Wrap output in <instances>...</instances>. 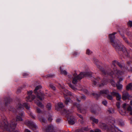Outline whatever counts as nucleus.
I'll list each match as a JSON object with an SVG mask.
<instances>
[{"label": "nucleus", "mask_w": 132, "mask_h": 132, "mask_svg": "<svg viewBox=\"0 0 132 132\" xmlns=\"http://www.w3.org/2000/svg\"><path fill=\"white\" fill-rule=\"evenodd\" d=\"M23 106H24L26 109L28 110H29L30 108V105L26 103H25L23 104Z\"/></svg>", "instance_id": "bb28decb"}, {"label": "nucleus", "mask_w": 132, "mask_h": 132, "mask_svg": "<svg viewBox=\"0 0 132 132\" xmlns=\"http://www.w3.org/2000/svg\"><path fill=\"white\" fill-rule=\"evenodd\" d=\"M54 75L51 74H48L46 76V77L47 78L48 77H53Z\"/></svg>", "instance_id": "37998d69"}, {"label": "nucleus", "mask_w": 132, "mask_h": 132, "mask_svg": "<svg viewBox=\"0 0 132 132\" xmlns=\"http://www.w3.org/2000/svg\"><path fill=\"white\" fill-rule=\"evenodd\" d=\"M109 130L111 131V132H117L118 131H120L117 127H111L109 129Z\"/></svg>", "instance_id": "a211bd4d"}, {"label": "nucleus", "mask_w": 132, "mask_h": 132, "mask_svg": "<svg viewBox=\"0 0 132 132\" xmlns=\"http://www.w3.org/2000/svg\"><path fill=\"white\" fill-rule=\"evenodd\" d=\"M50 87L53 90H55L56 88L54 85L52 84H50Z\"/></svg>", "instance_id": "72a5a7b5"}, {"label": "nucleus", "mask_w": 132, "mask_h": 132, "mask_svg": "<svg viewBox=\"0 0 132 132\" xmlns=\"http://www.w3.org/2000/svg\"><path fill=\"white\" fill-rule=\"evenodd\" d=\"M126 105L127 104L126 103H124L122 106V107L125 109H126Z\"/></svg>", "instance_id": "49530a36"}, {"label": "nucleus", "mask_w": 132, "mask_h": 132, "mask_svg": "<svg viewBox=\"0 0 132 132\" xmlns=\"http://www.w3.org/2000/svg\"><path fill=\"white\" fill-rule=\"evenodd\" d=\"M122 37L123 38V39L124 40L125 42L128 44H129V43L128 42V40L127 39V38L125 37L124 35H122Z\"/></svg>", "instance_id": "473e14b6"}, {"label": "nucleus", "mask_w": 132, "mask_h": 132, "mask_svg": "<svg viewBox=\"0 0 132 132\" xmlns=\"http://www.w3.org/2000/svg\"><path fill=\"white\" fill-rule=\"evenodd\" d=\"M116 33V32H114L109 35V37L111 44L117 51H121L123 52L126 53V50L125 47L123 45H119L118 44L119 43V40L117 39L114 40L115 38L114 35Z\"/></svg>", "instance_id": "f257e3e1"}, {"label": "nucleus", "mask_w": 132, "mask_h": 132, "mask_svg": "<svg viewBox=\"0 0 132 132\" xmlns=\"http://www.w3.org/2000/svg\"><path fill=\"white\" fill-rule=\"evenodd\" d=\"M73 54L74 56H76L79 54V53L76 52H74L73 53Z\"/></svg>", "instance_id": "a18cd8bd"}, {"label": "nucleus", "mask_w": 132, "mask_h": 132, "mask_svg": "<svg viewBox=\"0 0 132 132\" xmlns=\"http://www.w3.org/2000/svg\"><path fill=\"white\" fill-rule=\"evenodd\" d=\"M112 122V124H113L115 122V120H112V122Z\"/></svg>", "instance_id": "13d9d810"}, {"label": "nucleus", "mask_w": 132, "mask_h": 132, "mask_svg": "<svg viewBox=\"0 0 132 132\" xmlns=\"http://www.w3.org/2000/svg\"><path fill=\"white\" fill-rule=\"evenodd\" d=\"M108 111L110 113H113L114 112L113 109L112 108H109L108 110Z\"/></svg>", "instance_id": "cd10ccee"}, {"label": "nucleus", "mask_w": 132, "mask_h": 132, "mask_svg": "<svg viewBox=\"0 0 132 132\" xmlns=\"http://www.w3.org/2000/svg\"><path fill=\"white\" fill-rule=\"evenodd\" d=\"M30 115L31 118L34 119H35V115L31 112H30Z\"/></svg>", "instance_id": "58836bf2"}, {"label": "nucleus", "mask_w": 132, "mask_h": 132, "mask_svg": "<svg viewBox=\"0 0 132 132\" xmlns=\"http://www.w3.org/2000/svg\"><path fill=\"white\" fill-rule=\"evenodd\" d=\"M117 88L119 90H121L122 87V85L120 84H117L116 85Z\"/></svg>", "instance_id": "7c9ffc66"}, {"label": "nucleus", "mask_w": 132, "mask_h": 132, "mask_svg": "<svg viewBox=\"0 0 132 132\" xmlns=\"http://www.w3.org/2000/svg\"><path fill=\"white\" fill-rule=\"evenodd\" d=\"M129 97V95L128 93L124 91L123 93L122 98L125 100Z\"/></svg>", "instance_id": "2eb2a0df"}, {"label": "nucleus", "mask_w": 132, "mask_h": 132, "mask_svg": "<svg viewBox=\"0 0 132 132\" xmlns=\"http://www.w3.org/2000/svg\"><path fill=\"white\" fill-rule=\"evenodd\" d=\"M60 69L61 71V73L62 74H64V75H67V71L65 70H63L62 69L61 67H60Z\"/></svg>", "instance_id": "a878e982"}, {"label": "nucleus", "mask_w": 132, "mask_h": 132, "mask_svg": "<svg viewBox=\"0 0 132 132\" xmlns=\"http://www.w3.org/2000/svg\"><path fill=\"white\" fill-rule=\"evenodd\" d=\"M24 131L25 132H30V131L27 129H26Z\"/></svg>", "instance_id": "864d4df0"}, {"label": "nucleus", "mask_w": 132, "mask_h": 132, "mask_svg": "<svg viewBox=\"0 0 132 132\" xmlns=\"http://www.w3.org/2000/svg\"><path fill=\"white\" fill-rule=\"evenodd\" d=\"M83 91L85 93H86L87 94L88 93V91L86 89H84L83 90Z\"/></svg>", "instance_id": "8fccbe9b"}, {"label": "nucleus", "mask_w": 132, "mask_h": 132, "mask_svg": "<svg viewBox=\"0 0 132 132\" xmlns=\"http://www.w3.org/2000/svg\"><path fill=\"white\" fill-rule=\"evenodd\" d=\"M61 120L60 119H57L56 120V121L57 122H59Z\"/></svg>", "instance_id": "5fc2aeb1"}, {"label": "nucleus", "mask_w": 132, "mask_h": 132, "mask_svg": "<svg viewBox=\"0 0 132 132\" xmlns=\"http://www.w3.org/2000/svg\"><path fill=\"white\" fill-rule=\"evenodd\" d=\"M53 127L52 126H48L45 130L46 132H52L53 130Z\"/></svg>", "instance_id": "dca6fc26"}, {"label": "nucleus", "mask_w": 132, "mask_h": 132, "mask_svg": "<svg viewBox=\"0 0 132 132\" xmlns=\"http://www.w3.org/2000/svg\"><path fill=\"white\" fill-rule=\"evenodd\" d=\"M78 116H79V117L81 118V119H83V117H82V116L80 115H79V114H78Z\"/></svg>", "instance_id": "6e6d98bb"}, {"label": "nucleus", "mask_w": 132, "mask_h": 132, "mask_svg": "<svg viewBox=\"0 0 132 132\" xmlns=\"http://www.w3.org/2000/svg\"><path fill=\"white\" fill-rule=\"evenodd\" d=\"M16 125L15 120H12L10 123L8 124L6 119H4L0 121V128L3 129L11 131L16 128Z\"/></svg>", "instance_id": "f03ea898"}, {"label": "nucleus", "mask_w": 132, "mask_h": 132, "mask_svg": "<svg viewBox=\"0 0 132 132\" xmlns=\"http://www.w3.org/2000/svg\"><path fill=\"white\" fill-rule=\"evenodd\" d=\"M57 108V107H56V109L57 110H58V108Z\"/></svg>", "instance_id": "338daca9"}, {"label": "nucleus", "mask_w": 132, "mask_h": 132, "mask_svg": "<svg viewBox=\"0 0 132 132\" xmlns=\"http://www.w3.org/2000/svg\"><path fill=\"white\" fill-rule=\"evenodd\" d=\"M94 63L97 65V67L100 69V70H101L104 73V74L105 75L109 74L108 73L105 71L103 68L100 67V66L98 65L99 64V62L97 59H94Z\"/></svg>", "instance_id": "f8f14e48"}, {"label": "nucleus", "mask_w": 132, "mask_h": 132, "mask_svg": "<svg viewBox=\"0 0 132 132\" xmlns=\"http://www.w3.org/2000/svg\"><path fill=\"white\" fill-rule=\"evenodd\" d=\"M91 112L96 114H97L101 112V110L100 108L95 109L94 108H92L90 109Z\"/></svg>", "instance_id": "4468645a"}, {"label": "nucleus", "mask_w": 132, "mask_h": 132, "mask_svg": "<svg viewBox=\"0 0 132 132\" xmlns=\"http://www.w3.org/2000/svg\"><path fill=\"white\" fill-rule=\"evenodd\" d=\"M22 75L23 77H26L28 76L29 75V74L28 73H22Z\"/></svg>", "instance_id": "c9c22d12"}, {"label": "nucleus", "mask_w": 132, "mask_h": 132, "mask_svg": "<svg viewBox=\"0 0 132 132\" xmlns=\"http://www.w3.org/2000/svg\"><path fill=\"white\" fill-rule=\"evenodd\" d=\"M92 80L93 82V84L95 85H96L97 83L101 81L102 82L101 84H100L99 85V86L100 87H101L106 84L107 83L106 81H102L101 79L98 77H97L96 79L93 78Z\"/></svg>", "instance_id": "0eeeda50"}, {"label": "nucleus", "mask_w": 132, "mask_h": 132, "mask_svg": "<svg viewBox=\"0 0 132 132\" xmlns=\"http://www.w3.org/2000/svg\"><path fill=\"white\" fill-rule=\"evenodd\" d=\"M132 88V83H129L128 85L126 86V89L128 90H129L130 89H131Z\"/></svg>", "instance_id": "b1692460"}, {"label": "nucleus", "mask_w": 132, "mask_h": 132, "mask_svg": "<svg viewBox=\"0 0 132 132\" xmlns=\"http://www.w3.org/2000/svg\"><path fill=\"white\" fill-rule=\"evenodd\" d=\"M130 34H131V32H129V33H127V35H128L129 36V35H130Z\"/></svg>", "instance_id": "bf43d9fd"}, {"label": "nucleus", "mask_w": 132, "mask_h": 132, "mask_svg": "<svg viewBox=\"0 0 132 132\" xmlns=\"http://www.w3.org/2000/svg\"><path fill=\"white\" fill-rule=\"evenodd\" d=\"M90 132H94L93 130H91L90 131Z\"/></svg>", "instance_id": "0e129e2a"}, {"label": "nucleus", "mask_w": 132, "mask_h": 132, "mask_svg": "<svg viewBox=\"0 0 132 132\" xmlns=\"http://www.w3.org/2000/svg\"><path fill=\"white\" fill-rule=\"evenodd\" d=\"M68 120L69 123L71 125H73L75 123V121L73 119H72V117H68Z\"/></svg>", "instance_id": "f3484780"}, {"label": "nucleus", "mask_w": 132, "mask_h": 132, "mask_svg": "<svg viewBox=\"0 0 132 132\" xmlns=\"http://www.w3.org/2000/svg\"><path fill=\"white\" fill-rule=\"evenodd\" d=\"M130 104L132 105V100L130 101Z\"/></svg>", "instance_id": "69168bd1"}, {"label": "nucleus", "mask_w": 132, "mask_h": 132, "mask_svg": "<svg viewBox=\"0 0 132 132\" xmlns=\"http://www.w3.org/2000/svg\"><path fill=\"white\" fill-rule=\"evenodd\" d=\"M74 105L76 106L78 110L80 111L81 110V105L80 104H77V103H75L74 104Z\"/></svg>", "instance_id": "c85d7f7f"}, {"label": "nucleus", "mask_w": 132, "mask_h": 132, "mask_svg": "<svg viewBox=\"0 0 132 132\" xmlns=\"http://www.w3.org/2000/svg\"><path fill=\"white\" fill-rule=\"evenodd\" d=\"M119 125L121 126H122L124 125V123L123 122L120 123H119Z\"/></svg>", "instance_id": "4d7b16f0"}, {"label": "nucleus", "mask_w": 132, "mask_h": 132, "mask_svg": "<svg viewBox=\"0 0 132 132\" xmlns=\"http://www.w3.org/2000/svg\"><path fill=\"white\" fill-rule=\"evenodd\" d=\"M35 102L37 105L40 108H43L44 107V105L42 104V103H41L38 101H36V100H35Z\"/></svg>", "instance_id": "6ab92c4d"}, {"label": "nucleus", "mask_w": 132, "mask_h": 132, "mask_svg": "<svg viewBox=\"0 0 132 132\" xmlns=\"http://www.w3.org/2000/svg\"><path fill=\"white\" fill-rule=\"evenodd\" d=\"M117 61H113L112 63V65L114 67V68H113V70L114 71V72H112V73H111L110 75H112V74H114L116 75V74L119 75H122L124 74L123 72L121 71L120 70H118L116 67V65H117Z\"/></svg>", "instance_id": "423d86ee"}, {"label": "nucleus", "mask_w": 132, "mask_h": 132, "mask_svg": "<svg viewBox=\"0 0 132 132\" xmlns=\"http://www.w3.org/2000/svg\"><path fill=\"white\" fill-rule=\"evenodd\" d=\"M57 104L59 108H62L64 107V106L63 105L62 103L61 102L58 103Z\"/></svg>", "instance_id": "2f4dec72"}, {"label": "nucleus", "mask_w": 132, "mask_h": 132, "mask_svg": "<svg viewBox=\"0 0 132 132\" xmlns=\"http://www.w3.org/2000/svg\"><path fill=\"white\" fill-rule=\"evenodd\" d=\"M48 120L50 122L52 120V117H49L48 118Z\"/></svg>", "instance_id": "603ef678"}, {"label": "nucleus", "mask_w": 132, "mask_h": 132, "mask_svg": "<svg viewBox=\"0 0 132 132\" xmlns=\"http://www.w3.org/2000/svg\"><path fill=\"white\" fill-rule=\"evenodd\" d=\"M127 111L130 112L129 114L131 115H132V108L130 106H129L127 108Z\"/></svg>", "instance_id": "393cba45"}, {"label": "nucleus", "mask_w": 132, "mask_h": 132, "mask_svg": "<svg viewBox=\"0 0 132 132\" xmlns=\"http://www.w3.org/2000/svg\"><path fill=\"white\" fill-rule=\"evenodd\" d=\"M37 111L38 113H42V111L41 110L38 108H37Z\"/></svg>", "instance_id": "c03bdc74"}, {"label": "nucleus", "mask_w": 132, "mask_h": 132, "mask_svg": "<svg viewBox=\"0 0 132 132\" xmlns=\"http://www.w3.org/2000/svg\"><path fill=\"white\" fill-rule=\"evenodd\" d=\"M63 94L64 96H66L67 95H72L74 97H75V99H76V100L77 101H78V102H80V100H79L78 98L77 97H76L74 95H72L71 93L67 90H64L63 92Z\"/></svg>", "instance_id": "9b49d317"}, {"label": "nucleus", "mask_w": 132, "mask_h": 132, "mask_svg": "<svg viewBox=\"0 0 132 132\" xmlns=\"http://www.w3.org/2000/svg\"><path fill=\"white\" fill-rule=\"evenodd\" d=\"M46 107L48 110H50L51 108V105L50 103H48L46 105Z\"/></svg>", "instance_id": "c756f323"}, {"label": "nucleus", "mask_w": 132, "mask_h": 132, "mask_svg": "<svg viewBox=\"0 0 132 132\" xmlns=\"http://www.w3.org/2000/svg\"><path fill=\"white\" fill-rule=\"evenodd\" d=\"M17 109L16 110L14 111V109H13L12 111H13L14 112H16L18 113L19 115L16 116V121H22L23 120L22 118V117H23L24 116V113L23 112L21 111L20 109H22L23 108V105L20 103H19L18 105L17 106ZM12 111V110H10Z\"/></svg>", "instance_id": "7ed1b4c3"}, {"label": "nucleus", "mask_w": 132, "mask_h": 132, "mask_svg": "<svg viewBox=\"0 0 132 132\" xmlns=\"http://www.w3.org/2000/svg\"><path fill=\"white\" fill-rule=\"evenodd\" d=\"M89 76V73L88 72H81L78 76L77 74L75 73L73 74L72 83L73 84H76L78 80H80L84 77Z\"/></svg>", "instance_id": "20e7f679"}, {"label": "nucleus", "mask_w": 132, "mask_h": 132, "mask_svg": "<svg viewBox=\"0 0 132 132\" xmlns=\"http://www.w3.org/2000/svg\"><path fill=\"white\" fill-rule=\"evenodd\" d=\"M69 110H64V112L65 113H67L68 114L69 113Z\"/></svg>", "instance_id": "3c124183"}, {"label": "nucleus", "mask_w": 132, "mask_h": 132, "mask_svg": "<svg viewBox=\"0 0 132 132\" xmlns=\"http://www.w3.org/2000/svg\"><path fill=\"white\" fill-rule=\"evenodd\" d=\"M65 98L66 99L65 103L67 105L70 103L72 101L71 100L70 98H67V96H65Z\"/></svg>", "instance_id": "aec40b11"}, {"label": "nucleus", "mask_w": 132, "mask_h": 132, "mask_svg": "<svg viewBox=\"0 0 132 132\" xmlns=\"http://www.w3.org/2000/svg\"><path fill=\"white\" fill-rule=\"evenodd\" d=\"M117 65H118L121 68L122 67V66L121 64L120 63L118 62L117 61Z\"/></svg>", "instance_id": "de8ad7c7"}, {"label": "nucleus", "mask_w": 132, "mask_h": 132, "mask_svg": "<svg viewBox=\"0 0 132 132\" xmlns=\"http://www.w3.org/2000/svg\"><path fill=\"white\" fill-rule=\"evenodd\" d=\"M123 80V79L122 78H120V79H119V81H122Z\"/></svg>", "instance_id": "680f3d73"}, {"label": "nucleus", "mask_w": 132, "mask_h": 132, "mask_svg": "<svg viewBox=\"0 0 132 132\" xmlns=\"http://www.w3.org/2000/svg\"><path fill=\"white\" fill-rule=\"evenodd\" d=\"M127 25L129 26L130 27H132V21H129L127 23Z\"/></svg>", "instance_id": "e433bc0d"}, {"label": "nucleus", "mask_w": 132, "mask_h": 132, "mask_svg": "<svg viewBox=\"0 0 132 132\" xmlns=\"http://www.w3.org/2000/svg\"><path fill=\"white\" fill-rule=\"evenodd\" d=\"M69 86L72 89H73V90H75L76 89V88L73 86H72V84H69Z\"/></svg>", "instance_id": "a19ab883"}, {"label": "nucleus", "mask_w": 132, "mask_h": 132, "mask_svg": "<svg viewBox=\"0 0 132 132\" xmlns=\"http://www.w3.org/2000/svg\"><path fill=\"white\" fill-rule=\"evenodd\" d=\"M15 132H19V131H15Z\"/></svg>", "instance_id": "774afa93"}, {"label": "nucleus", "mask_w": 132, "mask_h": 132, "mask_svg": "<svg viewBox=\"0 0 132 132\" xmlns=\"http://www.w3.org/2000/svg\"><path fill=\"white\" fill-rule=\"evenodd\" d=\"M102 103L104 105L106 106L107 104V102L106 100L103 101L102 102Z\"/></svg>", "instance_id": "4c0bfd02"}, {"label": "nucleus", "mask_w": 132, "mask_h": 132, "mask_svg": "<svg viewBox=\"0 0 132 132\" xmlns=\"http://www.w3.org/2000/svg\"><path fill=\"white\" fill-rule=\"evenodd\" d=\"M95 132H101V130L98 129H96L95 130Z\"/></svg>", "instance_id": "09e8293b"}, {"label": "nucleus", "mask_w": 132, "mask_h": 132, "mask_svg": "<svg viewBox=\"0 0 132 132\" xmlns=\"http://www.w3.org/2000/svg\"><path fill=\"white\" fill-rule=\"evenodd\" d=\"M111 94L113 96H115L117 100H120L121 98V95L118 93L113 92L111 93Z\"/></svg>", "instance_id": "ddd939ff"}, {"label": "nucleus", "mask_w": 132, "mask_h": 132, "mask_svg": "<svg viewBox=\"0 0 132 132\" xmlns=\"http://www.w3.org/2000/svg\"><path fill=\"white\" fill-rule=\"evenodd\" d=\"M42 87V86L40 85L37 86L34 91V93L37 95V97L40 100H42L44 99V94L43 92H40L36 93V91L41 88Z\"/></svg>", "instance_id": "39448f33"}, {"label": "nucleus", "mask_w": 132, "mask_h": 132, "mask_svg": "<svg viewBox=\"0 0 132 132\" xmlns=\"http://www.w3.org/2000/svg\"><path fill=\"white\" fill-rule=\"evenodd\" d=\"M82 98L83 99H85V96H83L82 97Z\"/></svg>", "instance_id": "052dcab7"}, {"label": "nucleus", "mask_w": 132, "mask_h": 132, "mask_svg": "<svg viewBox=\"0 0 132 132\" xmlns=\"http://www.w3.org/2000/svg\"><path fill=\"white\" fill-rule=\"evenodd\" d=\"M86 53L88 55H90L92 53V52L90 51L89 49H87L86 50Z\"/></svg>", "instance_id": "f704fd0d"}, {"label": "nucleus", "mask_w": 132, "mask_h": 132, "mask_svg": "<svg viewBox=\"0 0 132 132\" xmlns=\"http://www.w3.org/2000/svg\"><path fill=\"white\" fill-rule=\"evenodd\" d=\"M25 123L27 125L31 127L33 130L36 129L37 128L35 123L32 121L28 120L26 121Z\"/></svg>", "instance_id": "9d476101"}, {"label": "nucleus", "mask_w": 132, "mask_h": 132, "mask_svg": "<svg viewBox=\"0 0 132 132\" xmlns=\"http://www.w3.org/2000/svg\"><path fill=\"white\" fill-rule=\"evenodd\" d=\"M109 93V91L107 89L103 90L100 91L99 95L94 93H93L92 95L95 96L96 98L97 99L100 96V95H104V94H107Z\"/></svg>", "instance_id": "1a4fd4ad"}, {"label": "nucleus", "mask_w": 132, "mask_h": 132, "mask_svg": "<svg viewBox=\"0 0 132 132\" xmlns=\"http://www.w3.org/2000/svg\"><path fill=\"white\" fill-rule=\"evenodd\" d=\"M100 126L103 129H106V126L105 123H101L100 124Z\"/></svg>", "instance_id": "5701e85b"}, {"label": "nucleus", "mask_w": 132, "mask_h": 132, "mask_svg": "<svg viewBox=\"0 0 132 132\" xmlns=\"http://www.w3.org/2000/svg\"><path fill=\"white\" fill-rule=\"evenodd\" d=\"M90 118V120L96 123H97L98 122V119H96L93 117H91Z\"/></svg>", "instance_id": "4be33fe9"}, {"label": "nucleus", "mask_w": 132, "mask_h": 132, "mask_svg": "<svg viewBox=\"0 0 132 132\" xmlns=\"http://www.w3.org/2000/svg\"><path fill=\"white\" fill-rule=\"evenodd\" d=\"M32 92L31 90L28 92V96L26 98V100L27 102H31L35 98V97L34 95L32 94Z\"/></svg>", "instance_id": "6e6552de"}, {"label": "nucleus", "mask_w": 132, "mask_h": 132, "mask_svg": "<svg viewBox=\"0 0 132 132\" xmlns=\"http://www.w3.org/2000/svg\"><path fill=\"white\" fill-rule=\"evenodd\" d=\"M116 106H117V108L118 109H119L120 108V104L119 102H118L116 104Z\"/></svg>", "instance_id": "79ce46f5"}, {"label": "nucleus", "mask_w": 132, "mask_h": 132, "mask_svg": "<svg viewBox=\"0 0 132 132\" xmlns=\"http://www.w3.org/2000/svg\"><path fill=\"white\" fill-rule=\"evenodd\" d=\"M38 118L39 120L42 122L43 125L44 123V124L46 123V120L43 117H41L40 116H39L38 117Z\"/></svg>", "instance_id": "412c9836"}, {"label": "nucleus", "mask_w": 132, "mask_h": 132, "mask_svg": "<svg viewBox=\"0 0 132 132\" xmlns=\"http://www.w3.org/2000/svg\"><path fill=\"white\" fill-rule=\"evenodd\" d=\"M107 98L110 100H112L113 99V97L112 96L110 95H108L107 96Z\"/></svg>", "instance_id": "ea45409f"}, {"label": "nucleus", "mask_w": 132, "mask_h": 132, "mask_svg": "<svg viewBox=\"0 0 132 132\" xmlns=\"http://www.w3.org/2000/svg\"><path fill=\"white\" fill-rule=\"evenodd\" d=\"M68 76V77L70 78H71V75H69Z\"/></svg>", "instance_id": "e2e57ef3"}]
</instances>
